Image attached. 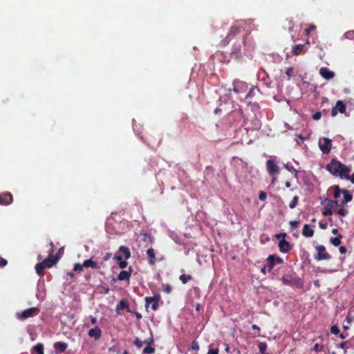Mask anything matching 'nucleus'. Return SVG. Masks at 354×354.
<instances>
[{"instance_id":"nucleus-1","label":"nucleus","mask_w":354,"mask_h":354,"mask_svg":"<svg viewBox=\"0 0 354 354\" xmlns=\"http://www.w3.org/2000/svg\"><path fill=\"white\" fill-rule=\"evenodd\" d=\"M326 168L333 176L345 179L350 178L349 173L351 169L335 158H333L330 162L326 165Z\"/></svg>"},{"instance_id":"nucleus-2","label":"nucleus","mask_w":354,"mask_h":354,"mask_svg":"<svg viewBox=\"0 0 354 354\" xmlns=\"http://www.w3.org/2000/svg\"><path fill=\"white\" fill-rule=\"evenodd\" d=\"M245 24L244 22L237 21L232 26H231L227 35L221 41L223 45H227L231 40L239 35L241 33L242 30L245 28Z\"/></svg>"},{"instance_id":"nucleus-3","label":"nucleus","mask_w":354,"mask_h":354,"mask_svg":"<svg viewBox=\"0 0 354 354\" xmlns=\"http://www.w3.org/2000/svg\"><path fill=\"white\" fill-rule=\"evenodd\" d=\"M247 34H244L241 37V40L239 41V44H235L232 48V50L231 51V57L237 60L241 61L243 59V52L241 50V46H245L246 45V39H247Z\"/></svg>"},{"instance_id":"nucleus-4","label":"nucleus","mask_w":354,"mask_h":354,"mask_svg":"<svg viewBox=\"0 0 354 354\" xmlns=\"http://www.w3.org/2000/svg\"><path fill=\"white\" fill-rule=\"evenodd\" d=\"M281 281L284 285L295 286L299 288H302L304 286L301 279L290 274H284L281 278Z\"/></svg>"},{"instance_id":"nucleus-5","label":"nucleus","mask_w":354,"mask_h":354,"mask_svg":"<svg viewBox=\"0 0 354 354\" xmlns=\"http://www.w3.org/2000/svg\"><path fill=\"white\" fill-rule=\"evenodd\" d=\"M318 145L324 154H328L332 149V140L328 138H320Z\"/></svg>"},{"instance_id":"nucleus-6","label":"nucleus","mask_w":354,"mask_h":354,"mask_svg":"<svg viewBox=\"0 0 354 354\" xmlns=\"http://www.w3.org/2000/svg\"><path fill=\"white\" fill-rule=\"evenodd\" d=\"M317 254H315V259L317 261H322V260H329L331 258L330 254H329L326 248L322 245H317L316 248Z\"/></svg>"},{"instance_id":"nucleus-7","label":"nucleus","mask_w":354,"mask_h":354,"mask_svg":"<svg viewBox=\"0 0 354 354\" xmlns=\"http://www.w3.org/2000/svg\"><path fill=\"white\" fill-rule=\"evenodd\" d=\"M142 138L144 139V141L151 147L158 146L160 143V138L158 134L152 136L148 133L143 136Z\"/></svg>"},{"instance_id":"nucleus-8","label":"nucleus","mask_w":354,"mask_h":354,"mask_svg":"<svg viewBox=\"0 0 354 354\" xmlns=\"http://www.w3.org/2000/svg\"><path fill=\"white\" fill-rule=\"evenodd\" d=\"M248 86L245 82L242 81H234L233 83L232 89L229 88V91H233L236 94L245 93L247 91Z\"/></svg>"},{"instance_id":"nucleus-9","label":"nucleus","mask_w":354,"mask_h":354,"mask_svg":"<svg viewBox=\"0 0 354 354\" xmlns=\"http://www.w3.org/2000/svg\"><path fill=\"white\" fill-rule=\"evenodd\" d=\"M39 309L35 307H32L24 310L21 313H17V317L20 319H25L31 317H33L38 314Z\"/></svg>"},{"instance_id":"nucleus-10","label":"nucleus","mask_w":354,"mask_h":354,"mask_svg":"<svg viewBox=\"0 0 354 354\" xmlns=\"http://www.w3.org/2000/svg\"><path fill=\"white\" fill-rule=\"evenodd\" d=\"M160 295H157L153 297H145L146 307L147 308L150 304L151 305V309L153 310H157L158 308V301L160 299Z\"/></svg>"},{"instance_id":"nucleus-11","label":"nucleus","mask_w":354,"mask_h":354,"mask_svg":"<svg viewBox=\"0 0 354 354\" xmlns=\"http://www.w3.org/2000/svg\"><path fill=\"white\" fill-rule=\"evenodd\" d=\"M266 167L271 176H274L279 173V167L273 160L269 159L266 161Z\"/></svg>"},{"instance_id":"nucleus-12","label":"nucleus","mask_w":354,"mask_h":354,"mask_svg":"<svg viewBox=\"0 0 354 354\" xmlns=\"http://www.w3.org/2000/svg\"><path fill=\"white\" fill-rule=\"evenodd\" d=\"M346 104L341 100H338L336 103L335 106H334L331 110V115L335 117L337 115V113H344L346 112Z\"/></svg>"},{"instance_id":"nucleus-13","label":"nucleus","mask_w":354,"mask_h":354,"mask_svg":"<svg viewBox=\"0 0 354 354\" xmlns=\"http://www.w3.org/2000/svg\"><path fill=\"white\" fill-rule=\"evenodd\" d=\"M59 257L53 256V254H49L48 257L46 258L43 261V264L46 266V268H50L53 266L57 262L59 261Z\"/></svg>"},{"instance_id":"nucleus-14","label":"nucleus","mask_w":354,"mask_h":354,"mask_svg":"<svg viewBox=\"0 0 354 354\" xmlns=\"http://www.w3.org/2000/svg\"><path fill=\"white\" fill-rule=\"evenodd\" d=\"M279 251L282 253H287L292 250V245L290 242L287 241L285 239H282L278 243Z\"/></svg>"},{"instance_id":"nucleus-15","label":"nucleus","mask_w":354,"mask_h":354,"mask_svg":"<svg viewBox=\"0 0 354 354\" xmlns=\"http://www.w3.org/2000/svg\"><path fill=\"white\" fill-rule=\"evenodd\" d=\"M12 195L10 192L0 194V205H8L12 203Z\"/></svg>"},{"instance_id":"nucleus-16","label":"nucleus","mask_w":354,"mask_h":354,"mask_svg":"<svg viewBox=\"0 0 354 354\" xmlns=\"http://www.w3.org/2000/svg\"><path fill=\"white\" fill-rule=\"evenodd\" d=\"M320 75L326 80H329L333 79L335 77V73L332 71H330L326 67H322L319 69Z\"/></svg>"},{"instance_id":"nucleus-17","label":"nucleus","mask_w":354,"mask_h":354,"mask_svg":"<svg viewBox=\"0 0 354 354\" xmlns=\"http://www.w3.org/2000/svg\"><path fill=\"white\" fill-rule=\"evenodd\" d=\"M133 272V269L131 266L128 268V270H122L118 275V279L119 281H129V279L131 276V273Z\"/></svg>"},{"instance_id":"nucleus-18","label":"nucleus","mask_w":354,"mask_h":354,"mask_svg":"<svg viewBox=\"0 0 354 354\" xmlns=\"http://www.w3.org/2000/svg\"><path fill=\"white\" fill-rule=\"evenodd\" d=\"M115 255H122V259H128L131 257V252L128 247L121 245L119 248V250Z\"/></svg>"},{"instance_id":"nucleus-19","label":"nucleus","mask_w":354,"mask_h":354,"mask_svg":"<svg viewBox=\"0 0 354 354\" xmlns=\"http://www.w3.org/2000/svg\"><path fill=\"white\" fill-rule=\"evenodd\" d=\"M88 335L90 337H94L97 340L101 337L102 331L98 326H95L88 330Z\"/></svg>"},{"instance_id":"nucleus-20","label":"nucleus","mask_w":354,"mask_h":354,"mask_svg":"<svg viewBox=\"0 0 354 354\" xmlns=\"http://www.w3.org/2000/svg\"><path fill=\"white\" fill-rule=\"evenodd\" d=\"M302 235L307 238L312 237L314 235L313 227L308 224H305L302 230Z\"/></svg>"},{"instance_id":"nucleus-21","label":"nucleus","mask_w":354,"mask_h":354,"mask_svg":"<svg viewBox=\"0 0 354 354\" xmlns=\"http://www.w3.org/2000/svg\"><path fill=\"white\" fill-rule=\"evenodd\" d=\"M305 44H297L292 47V53L294 55H299L306 52L304 50Z\"/></svg>"},{"instance_id":"nucleus-22","label":"nucleus","mask_w":354,"mask_h":354,"mask_svg":"<svg viewBox=\"0 0 354 354\" xmlns=\"http://www.w3.org/2000/svg\"><path fill=\"white\" fill-rule=\"evenodd\" d=\"M147 254L149 259V263L151 266L154 265L156 262V254L154 250L151 248L147 250Z\"/></svg>"},{"instance_id":"nucleus-23","label":"nucleus","mask_w":354,"mask_h":354,"mask_svg":"<svg viewBox=\"0 0 354 354\" xmlns=\"http://www.w3.org/2000/svg\"><path fill=\"white\" fill-rule=\"evenodd\" d=\"M83 266L85 268H91L93 269L100 268V266L95 261H94L92 259H86V260L84 261Z\"/></svg>"},{"instance_id":"nucleus-24","label":"nucleus","mask_w":354,"mask_h":354,"mask_svg":"<svg viewBox=\"0 0 354 354\" xmlns=\"http://www.w3.org/2000/svg\"><path fill=\"white\" fill-rule=\"evenodd\" d=\"M113 259L116 261L118 265L119 266V267L122 269H124L125 268H127V259H122V255H115L114 257H113Z\"/></svg>"},{"instance_id":"nucleus-25","label":"nucleus","mask_w":354,"mask_h":354,"mask_svg":"<svg viewBox=\"0 0 354 354\" xmlns=\"http://www.w3.org/2000/svg\"><path fill=\"white\" fill-rule=\"evenodd\" d=\"M53 347L60 353H64L68 348V344L63 342H57L54 344Z\"/></svg>"},{"instance_id":"nucleus-26","label":"nucleus","mask_w":354,"mask_h":354,"mask_svg":"<svg viewBox=\"0 0 354 354\" xmlns=\"http://www.w3.org/2000/svg\"><path fill=\"white\" fill-rule=\"evenodd\" d=\"M342 194H344V200L341 202V205H344V204H346L347 203L352 201L353 196L347 189H342Z\"/></svg>"},{"instance_id":"nucleus-27","label":"nucleus","mask_w":354,"mask_h":354,"mask_svg":"<svg viewBox=\"0 0 354 354\" xmlns=\"http://www.w3.org/2000/svg\"><path fill=\"white\" fill-rule=\"evenodd\" d=\"M342 238V235L341 234H339L338 236H335V237H331L330 239V243L337 247V246H339L340 245L342 241H341V239Z\"/></svg>"},{"instance_id":"nucleus-28","label":"nucleus","mask_w":354,"mask_h":354,"mask_svg":"<svg viewBox=\"0 0 354 354\" xmlns=\"http://www.w3.org/2000/svg\"><path fill=\"white\" fill-rule=\"evenodd\" d=\"M46 268V266H44V264H43L42 262L41 263H37L36 266H35V270H36V272L39 275V276H43L44 274V269Z\"/></svg>"},{"instance_id":"nucleus-29","label":"nucleus","mask_w":354,"mask_h":354,"mask_svg":"<svg viewBox=\"0 0 354 354\" xmlns=\"http://www.w3.org/2000/svg\"><path fill=\"white\" fill-rule=\"evenodd\" d=\"M268 260H272L275 263H277V264L283 263V260L282 258H281L279 257H277L274 254H270L268 257Z\"/></svg>"},{"instance_id":"nucleus-30","label":"nucleus","mask_w":354,"mask_h":354,"mask_svg":"<svg viewBox=\"0 0 354 354\" xmlns=\"http://www.w3.org/2000/svg\"><path fill=\"white\" fill-rule=\"evenodd\" d=\"M129 304L128 301L125 299L120 300L119 304L116 306V311H118L120 309L128 308Z\"/></svg>"},{"instance_id":"nucleus-31","label":"nucleus","mask_w":354,"mask_h":354,"mask_svg":"<svg viewBox=\"0 0 354 354\" xmlns=\"http://www.w3.org/2000/svg\"><path fill=\"white\" fill-rule=\"evenodd\" d=\"M33 351L37 354H44V346L42 344H37L33 347Z\"/></svg>"},{"instance_id":"nucleus-32","label":"nucleus","mask_w":354,"mask_h":354,"mask_svg":"<svg viewBox=\"0 0 354 354\" xmlns=\"http://www.w3.org/2000/svg\"><path fill=\"white\" fill-rule=\"evenodd\" d=\"M192 278L191 275L185 274H183L179 277V279L183 284L187 283L189 280L192 279Z\"/></svg>"},{"instance_id":"nucleus-33","label":"nucleus","mask_w":354,"mask_h":354,"mask_svg":"<svg viewBox=\"0 0 354 354\" xmlns=\"http://www.w3.org/2000/svg\"><path fill=\"white\" fill-rule=\"evenodd\" d=\"M333 196L335 199H337L340 193H342V190L340 189L339 185H335L333 187Z\"/></svg>"},{"instance_id":"nucleus-34","label":"nucleus","mask_w":354,"mask_h":354,"mask_svg":"<svg viewBox=\"0 0 354 354\" xmlns=\"http://www.w3.org/2000/svg\"><path fill=\"white\" fill-rule=\"evenodd\" d=\"M298 201H299V196H295L293 197L292 200L291 201V202L289 203V207L290 209H294L295 207H296V206L298 203Z\"/></svg>"},{"instance_id":"nucleus-35","label":"nucleus","mask_w":354,"mask_h":354,"mask_svg":"<svg viewBox=\"0 0 354 354\" xmlns=\"http://www.w3.org/2000/svg\"><path fill=\"white\" fill-rule=\"evenodd\" d=\"M266 262H267L268 272H271L274 268L275 263L272 260H268V258L266 259Z\"/></svg>"},{"instance_id":"nucleus-36","label":"nucleus","mask_w":354,"mask_h":354,"mask_svg":"<svg viewBox=\"0 0 354 354\" xmlns=\"http://www.w3.org/2000/svg\"><path fill=\"white\" fill-rule=\"evenodd\" d=\"M259 349L261 354H265L267 349V344L266 342H260L259 344Z\"/></svg>"},{"instance_id":"nucleus-37","label":"nucleus","mask_w":354,"mask_h":354,"mask_svg":"<svg viewBox=\"0 0 354 354\" xmlns=\"http://www.w3.org/2000/svg\"><path fill=\"white\" fill-rule=\"evenodd\" d=\"M333 208L330 206H328V205H326V207H324V210L323 212V215L324 216H330V215H332L333 214Z\"/></svg>"},{"instance_id":"nucleus-38","label":"nucleus","mask_w":354,"mask_h":354,"mask_svg":"<svg viewBox=\"0 0 354 354\" xmlns=\"http://www.w3.org/2000/svg\"><path fill=\"white\" fill-rule=\"evenodd\" d=\"M155 352V348L151 346H147L142 351V354H151Z\"/></svg>"},{"instance_id":"nucleus-39","label":"nucleus","mask_w":354,"mask_h":354,"mask_svg":"<svg viewBox=\"0 0 354 354\" xmlns=\"http://www.w3.org/2000/svg\"><path fill=\"white\" fill-rule=\"evenodd\" d=\"M162 291L167 294H169L172 291V286L170 284H163Z\"/></svg>"},{"instance_id":"nucleus-40","label":"nucleus","mask_w":354,"mask_h":354,"mask_svg":"<svg viewBox=\"0 0 354 354\" xmlns=\"http://www.w3.org/2000/svg\"><path fill=\"white\" fill-rule=\"evenodd\" d=\"M144 342L140 339L138 337H136L133 342V344L138 348H140L143 346Z\"/></svg>"},{"instance_id":"nucleus-41","label":"nucleus","mask_w":354,"mask_h":354,"mask_svg":"<svg viewBox=\"0 0 354 354\" xmlns=\"http://www.w3.org/2000/svg\"><path fill=\"white\" fill-rule=\"evenodd\" d=\"M294 68L292 67H289L286 69L285 73L288 77V79L290 80L292 76Z\"/></svg>"},{"instance_id":"nucleus-42","label":"nucleus","mask_w":354,"mask_h":354,"mask_svg":"<svg viewBox=\"0 0 354 354\" xmlns=\"http://www.w3.org/2000/svg\"><path fill=\"white\" fill-rule=\"evenodd\" d=\"M348 210L343 207H342L338 211L337 214H339L342 216H345L348 214Z\"/></svg>"},{"instance_id":"nucleus-43","label":"nucleus","mask_w":354,"mask_h":354,"mask_svg":"<svg viewBox=\"0 0 354 354\" xmlns=\"http://www.w3.org/2000/svg\"><path fill=\"white\" fill-rule=\"evenodd\" d=\"M330 332H331V333H333L334 335H338V334H339L340 331H339L338 326L336 325H334V326H331Z\"/></svg>"},{"instance_id":"nucleus-44","label":"nucleus","mask_w":354,"mask_h":354,"mask_svg":"<svg viewBox=\"0 0 354 354\" xmlns=\"http://www.w3.org/2000/svg\"><path fill=\"white\" fill-rule=\"evenodd\" d=\"M83 267H84L83 266V263L82 264H80V263H75L74 265V267H73V270L74 271H78V272H81L82 271V269H83Z\"/></svg>"},{"instance_id":"nucleus-45","label":"nucleus","mask_w":354,"mask_h":354,"mask_svg":"<svg viewBox=\"0 0 354 354\" xmlns=\"http://www.w3.org/2000/svg\"><path fill=\"white\" fill-rule=\"evenodd\" d=\"M284 167L288 170L290 172H295L297 174L296 169L294 168V167L291 165H289L288 163L284 165Z\"/></svg>"},{"instance_id":"nucleus-46","label":"nucleus","mask_w":354,"mask_h":354,"mask_svg":"<svg viewBox=\"0 0 354 354\" xmlns=\"http://www.w3.org/2000/svg\"><path fill=\"white\" fill-rule=\"evenodd\" d=\"M327 205L328 206L331 207L332 208H334L335 207H337L339 205L342 206L341 204L339 205L338 201L337 200L330 201Z\"/></svg>"},{"instance_id":"nucleus-47","label":"nucleus","mask_w":354,"mask_h":354,"mask_svg":"<svg viewBox=\"0 0 354 354\" xmlns=\"http://www.w3.org/2000/svg\"><path fill=\"white\" fill-rule=\"evenodd\" d=\"M191 348L194 351H198L199 350V345L198 343L194 340L192 342L191 344Z\"/></svg>"},{"instance_id":"nucleus-48","label":"nucleus","mask_w":354,"mask_h":354,"mask_svg":"<svg viewBox=\"0 0 354 354\" xmlns=\"http://www.w3.org/2000/svg\"><path fill=\"white\" fill-rule=\"evenodd\" d=\"M323 347L324 346L322 344H315L313 349L316 352H320L322 351Z\"/></svg>"},{"instance_id":"nucleus-49","label":"nucleus","mask_w":354,"mask_h":354,"mask_svg":"<svg viewBox=\"0 0 354 354\" xmlns=\"http://www.w3.org/2000/svg\"><path fill=\"white\" fill-rule=\"evenodd\" d=\"M289 224L292 229H295L298 227V225L299 224V221H290Z\"/></svg>"},{"instance_id":"nucleus-50","label":"nucleus","mask_w":354,"mask_h":354,"mask_svg":"<svg viewBox=\"0 0 354 354\" xmlns=\"http://www.w3.org/2000/svg\"><path fill=\"white\" fill-rule=\"evenodd\" d=\"M346 342H344L337 344L336 345L337 348L344 349V354L346 353V349H345V345H346Z\"/></svg>"},{"instance_id":"nucleus-51","label":"nucleus","mask_w":354,"mask_h":354,"mask_svg":"<svg viewBox=\"0 0 354 354\" xmlns=\"http://www.w3.org/2000/svg\"><path fill=\"white\" fill-rule=\"evenodd\" d=\"M267 198V194L265 192H260L259 194V198L260 201H265Z\"/></svg>"},{"instance_id":"nucleus-52","label":"nucleus","mask_w":354,"mask_h":354,"mask_svg":"<svg viewBox=\"0 0 354 354\" xmlns=\"http://www.w3.org/2000/svg\"><path fill=\"white\" fill-rule=\"evenodd\" d=\"M315 28H316V27H315V25H313V24L310 25V26H308V28H306V30H305V31H306V35H309V34H310V32L311 31H313V30H314L315 29Z\"/></svg>"},{"instance_id":"nucleus-53","label":"nucleus","mask_w":354,"mask_h":354,"mask_svg":"<svg viewBox=\"0 0 354 354\" xmlns=\"http://www.w3.org/2000/svg\"><path fill=\"white\" fill-rule=\"evenodd\" d=\"M321 117H322V113H321V112H319V111H317V112H316L315 113H314V114L313 115V120H319V119L321 118Z\"/></svg>"},{"instance_id":"nucleus-54","label":"nucleus","mask_w":354,"mask_h":354,"mask_svg":"<svg viewBox=\"0 0 354 354\" xmlns=\"http://www.w3.org/2000/svg\"><path fill=\"white\" fill-rule=\"evenodd\" d=\"M287 236L286 233L285 232H282V233H279V234H275V237L277 239H285L286 236Z\"/></svg>"},{"instance_id":"nucleus-55","label":"nucleus","mask_w":354,"mask_h":354,"mask_svg":"<svg viewBox=\"0 0 354 354\" xmlns=\"http://www.w3.org/2000/svg\"><path fill=\"white\" fill-rule=\"evenodd\" d=\"M207 354H218V348H209Z\"/></svg>"},{"instance_id":"nucleus-56","label":"nucleus","mask_w":354,"mask_h":354,"mask_svg":"<svg viewBox=\"0 0 354 354\" xmlns=\"http://www.w3.org/2000/svg\"><path fill=\"white\" fill-rule=\"evenodd\" d=\"M339 252H340L341 254H345V253H346V252H347V249H346V247H344V246H340V247L339 248Z\"/></svg>"},{"instance_id":"nucleus-57","label":"nucleus","mask_w":354,"mask_h":354,"mask_svg":"<svg viewBox=\"0 0 354 354\" xmlns=\"http://www.w3.org/2000/svg\"><path fill=\"white\" fill-rule=\"evenodd\" d=\"M49 244H50V248H51V250H50V251L49 254H53V253H54V252H55V245H54V243H53V241H50V243H49Z\"/></svg>"},{"instance_id":"nucleus-58","label":"nucleus","mask_w":354,"mask_h":354,"mask_svg":"<svg viewBox=\"0 0 354 354\" xmlns=\"http://www.w3.org/2000/svg\"><path fill=\"white\" fill-rule=\"evenodd\" d=\"M254 88V87L250 88V91L248 92L247 94L245 95V98H248L252 95V92Z\"/></svg>"},{"instance_id":"nucleus-59","label":"nucleus","mask_w":354,"mask_h":354,"mask_svg":"<svg viewBox=\"0 0 354 354\" xmlns=\"http://www.w3.org/2000/svg\"><path fill=\"white\" fill-rule=\"evenodd\" d=\"M7 261L4 259H1L0 260V267H3V266H5L6 265H7Z\"/></svg>"},{"instance_id":"nucleus-60","label":"nucleus","mask_w":354,"mask_h":354,"mask_svg":"<svg viewBox=\"0 0 354 354\" xmlns=\"http://www.w3.org/2000/svg\"><path fill=\"white\" fill-rule=\"evenodd\" d=\"M111 257V253H106V255L103 257L104 261H108Z\"/></svg>"},{"instance_id":"nucleus-61","label":"nucleus","mask_w":354,"mask_h":354,"mask_svg":"<svg viewBox=\"0 0 354 354\" xmlns=\"http://www.w3.org/2000/svg\"><path fill=\"white\" fill-rule=\"evenodd\" d=\"M268 271V267L266 265H265L261 269V272L263 274H266V272Z\"/></svg>"},{"instance_id":"nucleus-62","label":"nucleus","mask_w":354,"mask_h":354,"mask_svg":"<svg viewBox=\"0 0 354 354\" xmlns=\"http://www.w3.org/2000/svg\"><path fill=\"white\" fill-rule=\"evenodd\" d=\"M346 321L348 322V324H351L353 321V319L348 315L346 318Z\"/></svg>"},{"instance_id":"nucleus-63","label":"nucleus","mask_w":354,"mask_h":354,"mask_svg":"<svg viewBox=\"0 0 354 354\" xmlns=\"http://www.w3.org/2000/svg\"><path fill=\"white\" fill-rule=\"evenodd\" d=\"M252 328L254 329V330H257L258 331L260 330V328L257 325H256V324H253L252 326Z\"/></svg>"},{"instance_id":"nucleus-64","label":"nucleus","mask_w":354,"mask_h":354,"mask_svg":"<svg viewBox=\"0 0 354 354\" xmlns=\"http://www.w3.org/2000/svg\"><path fill=\"white\" fill-rule=\"evenodd\" d=\"M348 180H350L351 183L354 184V173L351 176H350V178H348Z\"/></svg>"}]
</instances>
